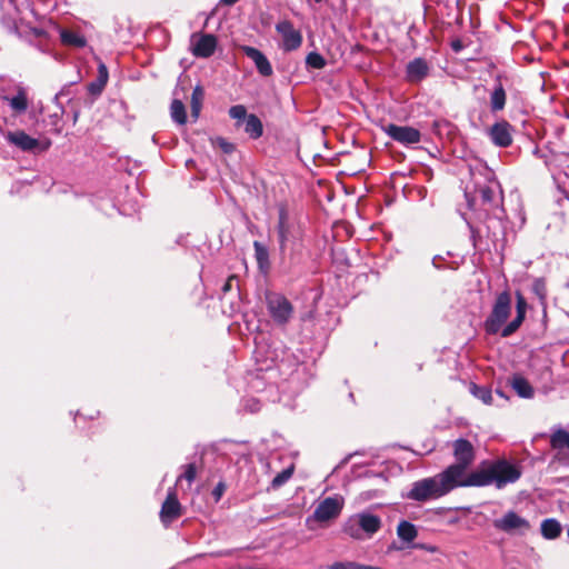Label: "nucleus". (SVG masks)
Instances as JSON below:
<instances>
[{
    "label": "nucleus",
    "instance_id": "1",
    "mask_svg": "<svg viewBox=\"0 0 569 569\" xmlns=\"http://www.w3.org/2000/svg\"><path fill=\"white\" fill-rule=\"evenodd\" d=\"M521 476L520 469L507 460H497L481 465L472 472L463 471L455 479V487H487L495 485L497 489L516 482Z\"/></svg>",
    "mask_w": 569,
    "mask_h": 569
},
{
    "label": "nucleus",
    "instance_id": "2",
    "mask_svg": "<svg viewBox=\"0 0 569 569\" xmlns=\"http://www.w3.org/2000/svg\"><path fill=\"white\" fill-rule=\"evenodd\" d=\"M455 478L449 471L441 472L415 481L406 497L417 502L437 500L455 490Z\"/></svg>",
    "mask_w": 569,
    "mask_h": 569
},
{
    "label": "nucleus",
    "instance_id": "3",
    "mask_svg": "<svg viewBox=\"0 0 569 569\" xmlns=\"http://www.w3.org/2000/svg\"><path fill=\"white\" fill-rule=\"evenodd\" d=\"M480 199L482 210L486 212L488 223L487 231L488 236L497 237L499 232H503L505 226L503 220L506 212L502 207V193L491 187H482L480 189Z\"/></svg>",
    "mask_w": 569,
    "mask_h": 569
},
{
    "label": "nucleus",
    "instance_id": "4",
    "mask_svg": "<svg viewBox=\"0 0 569 569\" xmlns=\"http://www.w3.org/2000/svg\"><path fill=\"white\" fill-rule=\"evenodd\" d=\"M382 527L381 518L369 511L350 516L342 525V532L355 540L372 538Z\"/></svg>",
    "mask_w": 569,
    "mask_h": 569
},
{
    "label": "nucleus",
    "instance_id": "5",
    "mask_svg": "<svg viewBox=\"0 0 569 569\" xmlns=\"http://www.w3.org/2000/svg\"><path fill=\"white\" fill-rule=\"evenodd\" d=\"M511 296L508 291L500 292L492 306L490 315L485 320L483 327L488 335L502 332L505 323L511 313Z\"/></svg>",
    "mask_w": 569,
    "mask_h": 569
},
{
    "label": "nucleus",
    "instance_id": "6",
    "mask_svg": "<svg viewBox=\"0 0 569 569\" xmlns=\"http://www.w3.org/2000/svg\"><path fill=\"white\" fill-rule=\"evenodd\" d=\"M453 456L456 462L448 466L445 470L449 471L450 475L456 479L467 471L469 466L475 459V450L471 442L467 439L460 438L453 441Z\"/></svg>",
    "mask_w": 569,
    "mask_h": 569
},
{
    "label": "nucleus",
    "instance_id": "7",
    "mask_svg": "<svg viewBox=\"0 0 569 569\" xmlns=\"http://www.w3.org/2000/svg\"><path fill=\"white\" fill-rule=\"evenodd\" d=\"M277 232L281 253H284L289 246H293L300 239L299 228L289 220L284 208L279 210Z\"/></svg>",
    "mask_w": 569,
    "mask_h": 569
},
{
    "label": "nucleus",
    "instance_id": "8",
    "mask_svg": "<svg viewBox=\"0 0 569 569\" xmlns=\"http://www.w3.org/2000/svg\"><path fill=\"white\" fill-rule=\"evenodd\" d=\"M267 308L271 318L278 325H286L293 313L291 302L280 293H270L267 296Z\"/></svg>",
    "mask_w": 569,
    "mask_h": 569
},
{
    "label": "nucleus",
    "instance_id": "9",
    "mask_svg": "<svg viewBox=\"0 0 569 569\" xmlns=\"http://www.w3.org/2000/svg\"><path fill=\"white\" fill-rule=\"evenodd\" d=\"M382 130L392 140L406 147L417 144L421 141L420 131L413 127L389 123L385 126Z\"/></svg>",
    "mask_w": 569,
    "mask_h": 569
},
{
    "label": "nucleus",
    "instance_id": "10",
    "mask_svg": "<svg viewBox=\"0 0 569 569\" xmlns=\"http://www.w3.org/2000/svg\"><path fill=\"white\" fill-rule=\"evenodd\" d=\"M343 508V498L340 496L327 497L321 500L313 511V519L325 522L337 518Z\"/></svg>",
    "mask_w": 569,
    "mask_h": 569
},
{
    "label": "nucleus",
    "instance_id": "11",
    "mask_svg": "<svg viewBox=\"0 0 569 569\" xmlns=\"http://www.w3.org/2000/svg\"><path fill=\"white\" fill-rule=\"evenodd\" d=\"M550 446L556 451V459L569 465V431L560 426L553 427L550 435Z\"/></svg>",
    "mask_w": 569,
    "mask_h": 569
},
{
    "label": "nucleus",
    "instance_id": "12",
    "mask_svg": "<svg viewBox=\"0 0 569 569\" xmlns=\"http://www.w3.org/2000/svg\"><path fill=\"white\" fill-rule=\"evenodd\" d=\"M276 30L282 37V49L284 51L297 50L302 43V36L300 31L293 28L289 20L279 21L276 24Z\"/></svg>",
    "mask_w": 569,
    "mask_h": 569
},
{
    "label": "nucleus",
    "instance_id": "13",
    "mask_svg": "<svg viewBox=\"0 0 569 569\" xmlns=\"http://www.w3.org/2000/svg\"><path fill=\"white\" fill-rule=\"evenodd\" d=\"M241 51L254 63V67L260 76H272V66L262 51L250 46H242Z\"/></svg>",
    "mask_w": 569,
    "mask_h": 569
},
{
    "label": "nucleus",
    "instance_id": "14",
    "mask_svg": "<svg viewBox=\"0 0 569 569\" xmlns=\"http://www.w3.org/2000/svg\"><path fill=\"white\" fill-rule=\"evenodd\" d=\"M489 137L497 147L507 148L512 143V126L506 120L496 122L489 130Z\"/></svg>",
    "mask_w": 569,
    "mask_h": 569
},
{
    "label": "nucleus",
    "instance_id": "15",
    "mask_svg": "<svg viewBox=\"0 0 569 569\" xmlns=\"http://www.w3.org/2000/svg\"><path fill=\"white\" fill-rule=\"evenodd\" d=\"M181 516V505L178 501L176 492L169 490L166 500L163 501L160 510V519L162 523L168 527L172 521Z\"/></svg>",
    "mask_w": 569,
    "mask_h": 569
},
{
    "label": "nucleus",
    "instance_id": "16",
    "mask_svg": "<svg viewBox=\"0 0 569 569\" xmlns=\"http://www.w3.org/2000/svg\"><path fill=\"white\" fill-rule=\"evenodd\" d=\"M495 527L499 530L511 532L517 529H529L530 525L515 511H508L502 518L495 521Z\"/></svg>",
    "mask_w": 569,
    "mask_h": 569
},
{
    "label": "nucleus",
    "instance_id": "17",
    "mask_svg": "<svg viewBox=\"0 0 569 569\" xmlns=\"http://www.w3.org/2000/svg\"><path fill=\"white\" fill-rule=\"evenodd\" d=\"M527 311V301L520 292H517V303H516V317L512 321L505 326L502 329L501 336L503 338L510 337L515 333L519 327L522 325Z\"/></svg>",
    "mask_w": 569,
    "mask_h": 569
},
{
    "label": "nucleus",
    "instance_id": "18",
    "mask_svg": "<svg viewBox=\"0 0 569 569\" xmlns=\"http://www.w3.org/2000/svg\"><path fill=\"white\" fill-rule=\"evenodd\" d=\"M429 74V66L422 58H415L406 68V78L411 83L422 81Z\"/></svg>",
    "mask_w": 569,
    "mask_h": 569
},
{
    "label": "nucleus",
    "instance_id": "19",
    "mask_svg": "<svg viewBox=\"0 0 569 569\" xmlns=\"http://www.w3.org/2000/svg\"><path fill=\"white\" fill-rule=\"evenodd\" d=\"M6 139L9 143L18 147L22 151H33L38 148L39 141L22 130L9 131L6 134Z\"/></svg>",
    "mask_w": 569,
    "mask_h": 569
},
{
    "label": "nucleus",
    "instance_id": "20",
    "mask_svg": "<svg viewBox=\"0 0 569 569\" xmlns=\"http://www.w3.org/2000/svg\"><path fill=\"white\" fill-rule=\"evenodd\" d=\"M217 48V38L213 34H201L193 43V54L200 58H209Z\"/></svg>",
    "mask_w": 569,
    "mask_h": 569
},
{
    "label": "nucleus",
    "instance_id": "21",
    "mask_svg": "<svg viewBox=\"0 0 569 569\" xmlns=\"http://www.w3.org/2000/svg\"><path fill=\"white\" fill-rule=\"evenodd\" d=\"M2 100L9 104L16 116L24 113L29 107L27 90L23 87H18L16 94L12 97L2 96Z\"/></svg>",
    "mask_w": 569,
    "mask_h": 569
},
{
    "label": "nucleus",
    "instance_id": "22",
    "mask_svg": "<svg viewBox=\"0 0 569 569\" xmlns=\"http://www.w3.org/2000/svg\"><path fill=\"white\" fill-rule=\"evenodd\" d=\"M501 79V74L496 77L493 89L490 92V109L492 112L501 111L506 106L507 94Z\"/></svg>",
    "mask_w": 569,
    "mask_h": 569
},
{
    "label": "nucleus",
    "instance_id": "23",
    "mask_svg": "<svg viewBox=\"0 0 569 569\" xmlns=\"http://www.w3.org/2000/svg\"><path fill=\"white\" fill-rule=\"evenodd\" d=\"M540 529L542 537L548 540L557 539L562 531L560 522L555 518L545 519Z\"/></svg>",
    "mask_w": 569,
    "mask_h": 569
},
{
    "label": "nucleus",
    "instance_id": "24",
    "mask_svg": "<svg viewBox=\"0 0 569 569\" xmlns=\"http://www.w3.org/2000/svg\"><path fill=\"white\" fill-rule=\"evenodd\" d=\"M511 386L519 397L525 399H530L533 397V388L531 387L529 381L522 376H513L511 380Z\"/></svg>",
    "mask_w": 569,
    "mask_h": 569
},
{
    "label": "nucleus",
    "instance_id": "25",
    "mask_svg": "<svg viewBox=\"0 0 569 569\" xmlns=\"http://www.w3.org/2000/svg\"><path fill=\"white\" fill-rule=\"evenodd\" d=\"M244 132L249 134L251 139H258L263 133V126L261 120L253 113H250L244 121Z\"/></svg>",
    "mask_w": 569,
    "mask_h": 569
},
{
    "label": "nucleus",
    "instance_id": "26",
    "mask_svg": "<svg viewBox=\"0 0 569 569\" xmlns=\"http://www.w3.org/2000/svg\"><path fill=\"white\" fill-rule=\"evenodd\" d=\"M61 42L73 48H83L87 43L86 38L74 31L62 29L60 31Z\"/></svg>",
    "mask_w": 569,
    "mask_h": 569
},
{
    "label": "nucleus",
    "instance_id": "27",
    "mask_svg": "<svg viewBox=\"0 0 569 569\" xmlns=\"http://www.w3.org/2000/svg\"><path fill=\"white\" fill-rule=\"evenodd\" d=\"M253 249H254V257H256L259 269L263 272L268 271L270 268L268 248L263 243H261L259 241H254Z\"/></svg>",
    "mask_w": 569,
    "mask_h": 569
},
{
    "label": "nucleus",
    "instance_id": "28",
    "mask_svg": "<svg viewBox=\"0 0 569 569\" xmlns=\"http://www.w3.org/2000/svg\"><path fill=\"white\" fill-rule=\"evenodd\" d=\"M397 535L400 540L411 543L417 538L418 530L413 523L402 520L397 527Z\"/></svg>",
    "mask_w": 569,
    "mask_h": 569
},
{
    "label": "nucleus",
    "instance_id": "29",
    "mask_svg": "<svg viewBox=\"0 0 569 569\" xmlns=\"http://www.w3.org/2000/svg\"><path fill=\"white\" fill-rule=\"evenodd\" d=\"M469 390L473 397L482 401L485 405H492L493 396L490 388L471 382Z\"/></svg>",
    "mask_w": 569,
    "mask_h": 569
},
{
    "label": "nucleus",
    "instance_id": "30",
    "mask_svg": "<svg viewBox=\"0 0 569 569\" xmlns=\"http://www.w3.org/2000/svg\"><path fill=\"white\" fill-rule=\"evenodd\" d=\"M170 114L172 120L178 124H184L187 122L186 107L179 99H174L171 102Z\"/></svg>",
    "mask_w": 569,
    "mask_h": 569
},
{
    "label": "nucleus",
    "instance_id": "31",
    "mask_svg": "<svg viewBox=\"0 0 569 569\" xmlns=\"http://www.w3.org/2000/svg\"><path fill=\"white\" fill-rule=\"evenodd\" d=\"M98 71L99 74L97 81L91 82L88 88L92 94H99L108 81L107 67L104 64H100Z\"/></svg>",
    "mask_w": 569,
    "mask_h": 569
},
{
    "label": "nucleus",
    "instance_id": "32",
    "mask_svg": "<svg viewBox=\"0 0 569 569\" xmlns=\"http://www.w3.org/2000/svg\"><path fill=\"white\" fill-rule=\"evenodd\" d=\"M203 99V90L197 86L191 94V116L197 119L199 117Z\"/></svg>",
    "mask_w": 569,
    "mask_h": 569
},
{
    "label": "nucleus",
    "instance_id": "33",
    "mask_svg": "<svg viewBox=\"0 0 569 569\" xmlns=\"http://www.w3.org/2000/svg\"><path fill=\"white\" fill-rule=\"evenodd\" d=\"M306 64L312 69H322L326 67V59L318 52L313 51L308 53Z\"/></svg>",
    "mask_w": 569,
    "mask_h": 569
},
{
    "label": "nucleus",
    "instance_id": "34",
    "mask_svg": "<svg viewBox=\"0 0 569 569\" xmlns=\"http://www.w3.org/2000/svg\"><path fill=\"white\" fill-rule=\"evenodd\" d=\"M293 473V466L288 467L287 469L279 472L271 481V486L273 488H279L284 485Z\"/></svg>",
    "mask_w": 569,
    "mask_h": 569
},
{
    "label": "nucleus",
    "instance_id": "35",
    "mask_svg": "<svg viewBox=\"0 0 569 569\" xmlns=\"http://www.w3.org/2000/svg\"><path fill=\"white\" fill-rule=\"evenodd\" d=\"M229 116L238 121L237 126H240V121H246V118H248L249 114H247V109L244 106L236 104L229 109Z\"/></svg>",
    "mask_w": 569,
    "mask_h": 569
},
{
    "label": "nucleus",
    "instance_id": "36",
    "mask_svg": "<svg viewBox=\"0 0 569 569\" xmlns=\"http://www.w3.org/2000/svg\"><path fill=\"white\" fill-rule=\"evenodd\" d=\"M197 468L194 463H188L184 466V472L178 477V481L186 479L188 481L189 487L196 479Z\"/></svg>",
    "mask_w": 569,
    "mask_h": 569
},
{
    "label": "nucleus",
    "instance_id": "37",
    "mask_svg": "<svg viewBox=\"0 0 569 569\" xmlns=\"http://www.w3.org/2000/svg\"><path fill=\"white\" fill-rule=\"evenodd\" d=\"M243 407L246 410L253 413L260 410L261 403L259 400L252 398L244 400Z\"/></svg>",
    "mask_w": 569,
    "mask_h": 569
},
{
    "label": "nucleus",
    "instance_id": "38",
    "mask_svg": "<svg viewBox=\"0 0 569 569\" xmlns=\"http://www.w3.org/2000/svg\"><path fill=\"white\" fill-rule=\"evenodd\" d=\"M226 490V485L223 482H219L212 490V496L216 501H219Z\"/></svg>",
    "mask_w": 569,
    "mask_h": 569
},
{
    "label": "nucleus",
    "instance_id": "39",
    "mask_svg": "<svg viewBox=\"0 0 569 569\" xmlns=\"http://www.w3.org/2000/svg\"><path fill=\"white\" fill-rule=\"evenodd\" d=\"M467 224L470 229V233H471V239L473 241V246L476 247L477 246V238L480 237V231L475 228L469 221H467Z\"/></svg>",
    "mask_w": 569,
    "mask_h": 569
},
{
    "label": "nucleus",
    "instance_id": "40",
    "mask_svg": "<svg viewBox=\"0 0 569 569\" xmlns=\"http://www.w3.org/2000/svg\"><path fill=\"white\" fill-rule=\"evenodd\" d=\"M236 277H229L224 284L222 286V291L226 293L232 289L233 281H236Z\"/></svg>",
    "mask_w": 569,
    "mask_h": 569
},
{
    "label": "nucleus",
    "instance_id": "41",
    "mask_svg": "<svg viewBox=\"0 0 569 569\" xmlns=\"http://www.w3.org/2000/svg\"><path fill=\"white\" fill-rule=\"evenodd\" d=\"M219 144H220V147L222 148V150H223L224 152H227V153H228V152H231V151L233 150V146H232L231 143L227 142V141H226V140H223V139H220V140H219Z\"/></svg>",
    "mask_w": 569,
    "mask_h": 569
},
{
    "label": "nucleus",
    "instance_id": "42",
    "mask_svg": "<svg viewBox=\"0 0 569 569\" xmlns=\"http://www.w3.org/2000/svg\"><path fill=\"white\" fill-rule=\"evenodd\" d=\"M451 48L455 52H460L463 48L461 40L457 39L451 42Z\"/></svg>",
    "mask_w": 569,
    "mask_h": 569
},
{
    "label": "nucleus",
    "instance_id": "43",
    "mask_svg": "<svg viewBox=\"0 0 569 569\" xmlns=\"http://www.w3.org/2000/svg\"><path fill=\"white\" fill-rule=\"evenodd\" d=\"M67 88H63L54 96V101L57 104L59 103L60 99L67 94Z\"/></svg>",
    "mask_w": 569,
    "mask_h": 569
},
{
    "label": "nucleus",
    "instance_id": "44",
    "mask_svg": "<svg viewBox=\"0 0 569 569\" xmlns=\"http://www.w3.org/2000/svg\"><path fill=\"white\" fill-rule=\"evenodd\" d=\"M239 0H221V2L223 4H227V6H232L236 2H238Z\"/></svg>",
    "mask_w": 569,
    "mask_h": 569
},
{
    "label": "nucleus",
    "instance_id": "45",
    "mask_svg": "<svg viewBox=\"0 0 569 569\" xmlns=\"http://www.w3.org/2000/svg\"><path fill=\"white\" fill-rule=\"evenodd\" d=\"M496 395L505 400H507V397L505 396V393L500 390V389H497L496 390Z\"/></svg>",
    "mask_w": 569,
    "mask_h": 569
},
{
    "label": "nucleus",
    "instance_id": "46",
    "mask_svg": "<svg viewBox=\"0 0 569 569\" xmlns=\"http://www.w3.org/2000/svg\"><path fill=\"white\" fill-rule=\"evenodd\" d=\"M322 1H323V0H315V2H317V3H320V2H322Z\"/></svg>",
    "mask_w": 569,
    "mask_h": 569
},
{
    "label": "nucleus",
    "instance_id": "47",
    "mask_svg": "<svg viewBox=\"0 0 569 569\" xmlns=\"http://www.w3.org/2000/svg\"><path fill=\"white\" fill-rule=\"evenodd\" d=\"M567 536H568V538H569V527H568V530H567Z\"/></svg>",
    "mask_w": 569,
    "mask_h": 569
}]
</instances>
